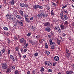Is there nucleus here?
I'll return each instance as SVG.
<instances>
[{
	"mask_svg": "<svg viewBox=\"0 0 74 74\" xmlns=\"http://www.w3.org/2000/svg\"><path fill=\"white\" fill-rule=\"evenodd\" d=\"M33 8L37 9V8H39L40 9H42V6H40V5H36L33 6Z\"/></svg>",
	"mask_w": 74,
	"mask_h": 74,
	"instance_id": "1",
	"label": "nucleus"
},
{
	"mask_svg": "<svg viewBox=\"0 0 74 74\" xmlns=\"http://www.w3.org/2000/svg\"><path fill=\"white\" fill-rule=\"evenodd\" d=\"M55 30H56L57 32H58L59 33H61V29H60V27L59 26H56L55 28Z\"/></svg>",
	"mask_w": 74,
	"mask_h": 74,
	"instance_id": "2",
	"label": "nucleus"
},
{
	"mask_svg": "<svg viewBox=\"0 0 74 74\" xmlns=\"http://www.w3.org/2000/svg\"><path fill=\"white\" fill-rule=\"evenodd\" d=\"M2 67L3 69L6 70V69L8 68V66H7V65L6 63H3L2 65Z\"/></svg>",
	"mask_w": 74,
	"mask_h": 74,
	"instance_id": "3",
	"label": "nucleus"
},
{
	"mask_svg": "<svg viewBox=\"0 0 74 74\" xmlns=\"http://www.w3.org/2000/svg\"><path fill=\"white\" fill-rule=\"evenodd\" d=\"M45 26L46 27H49L51 26V23L49 22H46L43 23Z\"/></svg>",
	"mask_w": 74,
	"mask_h": 74,
	"instance_id": "4",
	"label": "nucleus"
},
{
	"mask_svg": "<svg viewBox=\"0 0 74 74\" xmlns=\"http://www.w3.org/2000/svg\"><path fill=\"white\" fill-rule=\"evenodd\" d=\"M45 65H48L49 66H52L51 62L47 61L45 62Z\"/></svg>",
	"mask_w": 74,
	"mask_h": 74,
	"instance_id": "5",
	"label": "nucleus"
},
{
	"mask_svg": "<svg viewBox=\"0 0 74 74\" xmlns=\"http://www.w3.org/2000/svg\"><path fill=\"white\" fill-rule=\"evenodd\" d=\"M6 17L7 18V19H9V20H11L12 19L11 16L10 14H8L6 15Z\"/></svg>",
	"mask_w": 74,
	"mask_h": 74,
	"instance_id": "6",
	"label": "nucleus"
},
{
	"mask_svg": "<svg viewBox=\"0 0 74 74\" xmlns=\"http://www.w3.org/2000/svg\"><path fill=\"white\" fill-rule=\"evenodd\" d=\"M68 19H69V18L67 15H65L63 16V21H67L68 20Z\"/></svg>",
	"mask_w": 74,
	"mask_h": 74,
	"instance_id": "7",
	"label": "nucleus"
},
{
	"mask_svg": "<svg viewBox=\"0 0 74 74\" xmlns=\"http://www.w3.org/2000/svg\"><path fill=\"white\" fill-rule=\"evenodd\" d=\"M51 27H47L45 28V30L46 32H50L51 31Z\"/></svg>",
	"mask_w": 74,
	"mask_h": 74,
	"instance_id": "8",
	"label": "nucleus"
},
{
	"mask_svg": "<svg viewBox=\"0 0 74 74\" xmlns=\"http://www.w3.org/2000/svg\"><path fill=\"white\" fill-rule=\"evenodd\" d=\"M54 60L55 61H59V57L58 56H55L54 58Z\"/></svg>",
	"mask_w": 74,
	"mask_h": 74,
	"instance_id": "9",
	"label": "nucleus"
},
{
	"mask_svg": "<svg viewBox=\"0 0 74 74\" xmlns=\"http://www.w3.org/2000/svg\"><path fill=\"white\" fill-rule=\"evenodd\" d=\"M18 23L19 25H20L21 26H23V21L22 20L18 21Z\"/></svg>",
	"mask_w": 74,
	"mask_h": 74,
	"instance_id": "10",
	"label": "nucleus"
},
{
	"mask_svg": "<svg viewBox=\"0 0 74 74\" xmlns=\"http://www.w3.org/2000/svg\"><path fill=\"white\" fill-rule=\"evenodd\" d=\"M20 7H25V3H20Z\"/></svg>",
	"mask_w": 74,
	"mask_h": 74,
	"instance_id": "11",
	"label": "nucleus"
},
{
	"mask_svg": "<svg viewBox=\"0 0 74 74\" xmlns=\"http://www.w3.org/2000/svg\"><path fill=\"white\" fill-rule=\"evenodd\" d=\"M16 17L17 19H22V17L21 16L19 15H17Z\"/></svg>",
	"mask_w": 74,
	"mask_h": 74,
	"instance_id": "12",
	"label": "nucleus"
},
{
	"mask_svg": "<svg viewBox=\"0 0 74 74\" xmlns=\"http://www.w3.org/2000/svg\"><path fill=\"white\" fill-rule=\"evenodd\" d=\"M11 5H14L15 3V0H12V1H10Z\"/></svg>",
	"mask_w": 74,
	"mask_h": 74,
	"instance_id": "13",
	"label": "nucleus"
},
{
	"mask_svg": "<svg viewBox=\"0 0 74 74\" xmlns=\"http://www.w3.org/2000/svg\"><path fill=\"white\" fill-rule=\"evenodd\" d=\"M25 39L24 38H22L21 39H20V43H23V42H24V40Z\"/></svg>",
	"mask_w": 74,
	"mask_h": 74,
	"instance_id": "14",
	"label": "nucleus"
},
{
	"mask_svg": "<svg viewBox=\"0 0 74 74\" xmlns=\"http://www.w3.org/2000/svg\"><path fill=\"white\" fill-rule=\"evenodd\" d=\"M73 72L71 71H66V74H73Z\"/></svg>",
	"mask_w": 74,
	"mask_h": 74,
	"instance_id": "15",
	"label": "nucleus"
},
{
	"mask_svg": "<svg viewBox=\"0 0 74 74\" xmlns=\"http://www.w3.org/2000/svg\"><path fill=\"white\" fill-rule=\"evenodd\" d=\"M25 19L26 20L27 23H30V19H29V18H27Z\"/></svg>",
	"mask_w": 74,
	"mask_h": 74,
	"instance_id": "16",
	"label": "nucleus"
},
{
	"mask_svg": "<svg viewBox=\"0 0 74 74\" xmlns=\"http://www.w3.org/2000/svg\"><path fill=\"white\" fill-rule=\"evenodd\" d=\"M42 16H43V17H44V18H46V17H47V16H48V15L47 14H43V15Z\"/></svg>",
	"mask_w": 74,
	"mask_h": 74,
	"instance_id": "17",
	"label": "nucleus"
},
{
	"mask_svg": "<svg viewBox=\"0 0 74 74\" xmlns=\"http://www.w3.org/2000/svg\"><path fill=\"white\" fill-rule=\"evenodd\" d=\"M1 51L2 52V53H3L5 52V49L4 48L2 49H1Z\"/></svg>",
	"mask_w": 74,
	"mask_h": 74,
	"instance_id": "18",
	"label": "nucleus"
},
{
	"mask_svg": "<svg viewBox=\"0 0 74 74\" xmlns=\"http://www.w3.org/2000/svg\"><path fill=\"white\" fill-rule=\"evenodd\" d=\"M50 45H52L53 46H55V45H56L55 43L54 42H52L51 43H50Z\"/></svg>",
	"mask_w": 74,
	"mask_h": 74,
	"instance_id": "19",
	"label": "nucleus"
},
{
	"mask_svg": "<svg viewBox=\"0 0 74 74\" xmlns=\"http://www.w3.org/2000/svg\"><path fill=\"white\" fill-rule=\"evenodd\" d=\"M60 18L61 19H63V13H61L60 14Z\"/></svg>",
	"mask_w": 74,
	"mask_h": 74,
	"instance_id": "20",
	"label": "nucleus"
},
{
	"mask_svg": "<svg viewBox=\"0 0 74 74\" xmlns=\"http://www.w3.org/2000/svg\"><path fill=\"white\" fill-rule=\"evenodd\" d=\"M19 13L21 15H22V16H23V11L22 10H20L19 11Z\"/></svg>",
	"mask_w": 74,
	"mask_h": 74,
	"instance_id": "21",
	"label": "nucleus"
},
{
	"mask_svg": "<svg viewBox=\"0 0 74 74\" xmlns=\"http://www.w3.org/2000/svg\"><path fill=\"white\" fill-rule=\"evenodd\" d=\"M60 27L62 30H63L64 29V26L63 25H60Z\"/></svg>",
	"mask_w": 74,
	"mask_h": 74,
	"instance_id": "22",
	"label": "nucleus"
},
{
	"mask_svg": "<svg viewBox=\"0 0 74 74\" xmlns=\"http://www.w3.org/2000/svg\"><path fill=\"white\" fill-rule=\"evenodd\" d=\"M57 42L58 43V45H60V42H61L60 40L57 39Z\"/></svg>",
	"mask_w": 74,
	"mask_h": 74,
	"instance_id": "23",
	"label": "nucleus"
},
{
	"mask_svg": "<svg viewBox=\"0 0 74 74\" xmlns=\"http://www.w3.org/2000/svg\"><path fill=\"white\" fill-rule=\"evenodd\" d=\"M28 43H27L26 45L24 46L23 48H27V46H28Z\"/></svg>",
	"mask_w": 74,
	"mask_h": 74,
	"instance_id": "24",
	"label": "nucleus"
},
{
	"mask_svg": "<svg viewBox=\"0 0 74 74\" xmlns=\"http://www.w3.org/2000/svg\"><path fill=\"white\" fill-rule=\"evenodd\" d=\"M45 48L46 49H48V45L46 43H45Z\"/></svg>",
	"mask_w": 74,
	"mask_h": 74,
	"instance_id": "25",
	"label": "nucleus"
},
{
	"mask_svg": "<svg viewBox=\"0 0 74 74\" xmlns=\"http://www.w3.org/2000/svg\"><path fill=\"white\" fill-rule=\"evenodd\" d=\"M70 56V53H67L66 55V57L68 58H69V57Z\"/></svg>",
	"mask_w": 74,
	"mask_h": 74,
	"instance_id": "26",
	"label": "nucleus"
},
{
	"mask_svg": "<svg viewBox=\"0 0 74 74\" xmlns=\"http://www.w3.org/2000/svg\"><path fill=\"white\" fill-rule=\"evenodd\" d=\"M54 14H55V12H53V10H52L51 12V14L52 15H54Z\"/></svg>",
	"mask_w": 74,
	"mask_h": 74,
	"instance_id": "27",
	"label": "nucleus"
},
{
	"mask_svg": "<svg viewBox=\"0 0 74 74\" xmlns=\"http://www.w3.org/2000/svg\"><path fill=\"white\" fill-rule=\"evenodd\" d=\"M10 58L11 59H14V56L12 55H11L10 56Z\"/></svg>",
	"mask_w": 74,
	"mask_h": 74,
	"instance_id": "28",
	"label": "nucleus"
},
{
	"mask_svg": "<svg viewBox=\"0 0 74 74\" xmlns=\"http://www.w3.org/2000/svg\"><path fill=\"white\" fill-rule=\"evenodd\" d=\"M43 14H44V13H43V12H42V11H40V15H41V16H42V15H43Z\"/></svg>",
	"mask_w": 74,
	"mask_h": 74,
	"instance_id": "29",
	"label": "nucleus"
},
{
	"mask_svg": "<svg viewBox=\"0 0 74 74\" xmlns=\"http://www.w3.org/2000/svg\"><path fill=\"white\" fill-rule=\"evenodd\" d=\"M52 4L53 5H54V6H56V5H57V4H56V3H55L54 2H52Z\"/></svg>",
	"mask_w": 74,
	"mask_h": 74,
	"instance_id": "30",
	"label": "nucleus"
},
{
	"mask_svg": "<svg viewBox=\"0 0 74 74\" xmlns=\"http://www.w3.org/2000/svg\"><path fill=\"white\" fill-rule=\"evenodd\" d=\"M10 69L8 68L7 69L6 73H10Z\"/></svg>",
	"mask_w": 74,
	"mask_h": 74,
	"instance_id": "31",
	"label": "nucleus"
},
{
	"mask_svg": "<svg viewBox=\"0 0 74 74\" xmlns=\"http://www.w3.org/2000/svg\"><path fill=\"white\" fill-rule=\"evenodd\" d=\"M38 55V53H36L34 54V56H37Z\"/></svg>",
	"mask_w": 74,
	"mask_h": 74,
	"instance_id": "32",
	"label": "nucleus"
},
{
	"mask_svg": "<svg viewBox=\"0 0 74 74\" xmlns=\"http://www.w3.org/2000/svg\"><path fill=\"white\" fill-rule=\"evenodd\" d=\"M44 71V68L43 67H42L41 69L40 70V71H41V72L42 71Z\"/></svg>",
	"mask_w": 74,
	"mask_h": 74,
	"instance_id": "33",
	"label": "nucleus"
},
{
	"mask_svg": "<svg viewBox=\"0 0 74 74\" xmlns=\"http://www.w3.org/2000/svg\"><path fill=\"white\" fill-rule=\"evenodd\" d=\"M37 39H39L40 38V36L39 35H37L36 37H35Z\"/></svg>",
	"mask_w": 74,
	"mask_h": 74,
	"instance_id": "34",
	"label": "nucleus"
},
{
	"mask_svg": "<svg viewBox=\"0 0 74 74\" xmlns=\"http://www.w3.org/2000/svg\"><path fill=\"white\" fill-rule=\"evenodd\" d=\"M18 73V71L16 70L15 71H14V73L15 74H17Z\"/></svg>",
	"mask_w": 74,
	"mask_h": 74,
	"instance_id": "35",
	"label": "nucleus"
},
{
	"mask_svg": "<svg viewBox=\"0 0 74 74\" xmlns=\"http://www.w3.org/2000/svg\"><path fill=\"white\" fill-rule=\"evenodd\" d=\"M24 16L25 18V19H27V18H28L27 17H28V15H27L25 14Z\"/></svg>",
	"mask_w": 74,
	"mask_h": 74,
	"instance_id": "36",
	"label": "nucleus"
},
{
	"mask_svg": "<svg viewBox=\"0 0 74 74\" xmlns=\"http://www.w3.org/2000/svg\"><path fill=\"white\" fill-rule=\"evenodd\" d=\"M16 51L17 52H18L19 51V47H16L15 48Z\"/></svg>",
	"mask_w": 74,
	"mask_h": 74,
	"instance_id": "37",
	"label": "nucleus"
},
{
	"mask_svg": "<svg viewBox=\"0 0 74 74\" xmlns=\"http://www.w3.org/2000/svg\"><path fill=\"white\" fill-rule=\"evenodd\" d=\"M67 7V5L66 4L64 6H63L62 7V8L63 9H64V8H66Z\"/></svg>",
	"mask_w": 74,
	"mask_h": 74,
	"instance_id": "38",
	"label": "nucleus"
},
{
	"mask_svg": "<svg viewBox=\"0 0 74 74\" xmlns=\"http://www.w3.org/2000/svg\"><path fill=\"white\" fill-rule=\"evenodd\" d=\"M31 44L33 45H35L36 44V43L34 42H32Z\"/></svg>",
	"mask_w": 74,
	"mask_h": 74,
	"instance_id": "39",
	"label": "nucleus"
},
{
	"mask_svg": "<svg viewBox=\"0 0 74 74\" xmlns=\"http://www.w3.org/2000/svg\"><path fill=\"white\" fill-rule=\"evenodd\" d=\"M3 29L5 30H8V28L5 27H3Z\"/></svg>",
	"mask_w": 74,
	"mask_h": 74,
	"instance_id": "40",
	"label": "nucleus"
},
{
	"mask_svg": "<svg viewBox=\"0 0 74 74\" xmlns=\"http://www.w3.org/2000/svg\"><path fill=\"white\" fill-rule=\"evenodd\" d=\"M37 16L39 18H42V16L40 14H38Z\"/></svg>",
	"mask_w": 74,
	"mask_h": 74,
	"instance_id": "41",
	"label": "nucleus"
},
{
	"mask_svg": "<svg viewBox=\"0 0 74 74\" xmlns=\"http://www.w3.org/2000/svg\"><path fill=\"white\" fill-rule=\"evenodd\" d=\"M20 51L21 52V53H23V49H20Z\"/></svg>",
	"mask_w": 74,
	"mask_h": 74,
	"instance_id": "42",
	"label": "nucleus"
},
{
	"mask_svg": "<svg viewBox=\"0 0 74 74\" xmlns=\"http://www.w3.org/2000/svg\"><path fill=\"white\" fill-rule=\"evenodd\" d=\"M48 72L49 73H50L51 72H52V70L51 69H49L48 71Z\"/></svg>",
	"mask_w": 74,
	"mask_h": 74,
	"instance_id": "43",
	"label": "nucleus"
},
{
	"mask_svg": "<svg viewBox=\"0 0 74 74\" xmlns=\"http://www.w3.org/2000/svg\"><path fill=\"white\" fill-rule=\"evenodd\" d=\"M68 21H65L64 23V25H67L68 24Z\"/></svg>",
	"mask_w": 74,
	"mask_h": 74,
	"instance_id": "44",
	"label": "nucleus"
},
{
	"mask_svg": "<svg viewBox=\"0 0 74 74\" xmlns=\"http://www.w3.org/2000/svg\"><path fill=\"white\" fill-rule=\"evenodd\" d=\"M62 36L63 37H65L66 36V34L65 33H64L62 34Z\"/></svg>",
	"mask_w": 74,
	"mask_h": 74,
	"instance_id": "45",
	"label": "nucleus"
},
{
	"mask_svg": "<svg viewBox=\"0 0 74 74\" xmlns=\"http://www.w3.org/2000/svg\"><path fill=\"white\" fill-rule=\"evenodd\" d=\"M31 34L30 33H28L27 34V36L28 37H30L31 36Z\"/></svg>",
	"mask_w": 74,
	"mask_h": 74,
	"instance_id": "46",
	"label": "nucleus"
},
{
	"mask_svg": "<svg viewBox=\"0 0 74 74\" xmlns=\"http://www.w3.org/2000/svg\"><path fill=\"white\" fill-rule=\"evenodd\" d=\"M46 10H49V9H50V8L49 6L47 7V8H46Z\"/></svg>",
	"mask_w": 74,
	"mask_h": 74,
	"instance_id": "47",
	"label": "nucleus"
},
{
	"mask_svg": "<svg viewBox=\"0 0 74 74\" xmlns=\"http://www.w3.org/2000/svg\"><path fill=\"white\" fill-rule=\"evenodd\" d=\"M46 53L47 54V55H49L50 52L49 51H46Z\"/></svg>",
	"mask_w": 74,
	"mask_h": 74,
	"instance_id": "48",
	"label": "nucleus"
},
{
	"mask_svg": "<svg viewBox=\"0 0 74 74\" xmlns=\"http://www.w3.org/2000/svg\"><path fill=\"white\" fill-rule=\"evenodd\" d=\"M51 48L52 49H54V46H51Z\"/></svg>",
	"mask_w": 74,
	"mask_h": 74,
	"instance_id": "49",
	"label": "nucleus"
},
{
	"mask_svg": "<svg viewBox=\"0 0 74 74\" xmlns=\"http://www.w3.org/2000/svg\"><path fill=\"white\" fill-rule=\"evenodd\" d=\"M11 67H12V70H13L14 69H15V66H11Z\"/></svg>",
	"mask_w": 74,
	"mask_h": 74,
	"instance_id": "50",
	"label": "nucleus"
},
{
	"mask_svg": "<svg viewBox=\"0 0 74 74\" xmlns=\"http://www.w3.org/2000/svg\"><path fill=\"white\" fill-rule=\"evenodd\" d=\"M15 21L16 23H18V22L19 21L17 19Z\"/></svg>",
	"mask_w": 74,
	"mask_h": 74,
	"instance_id": "51",
	"label": "nucleus"
},
{
	"mask_svg": "<svg viewBox=\"0 0 74 74\" xmlns=\"http://www.w3.org/2000/svg\"><path fill=\"white\" fill-rule=\"evenodd\" d=\"M56 65V63H53V66H55Z\"/></svg>",
	"mask_w": 74,
	"mask_h": 74,
	"instance_id": "52",
	"label": "nucleus"
},
{
	"mask_svg": "<svg viewBox=\"0 0 74 74\" xmlns=\"http://www.w3.org/2000/svg\"><path fill=\"white\" fill-rule=\"evenodd\" d=\"M49 41L50 43H51V42H52V39H50L49 40Z\"/></svg>",
	"mask_w": 74,
	"mask_h": 74,
	"instance_id": "53",
	"label": "nucleus"
},
{
	"mask_svg": "<svg viewBox=\"0 0 74 74\" xmlns=\"http://www.w3.org/2000/svg\"><path fill=\"white\" fill-rule=\"evenodd\" d=\"M10 50H8V54H10Z\"/></svg>",
	"mask_w": 74,
	"mask_h": 74,
	"instance_id": "54",
	"label": "nucleus"
},
{
	"mask_svg": "<svg viewBox=\"0 0 74 74\" xmlns=\"http://www.w3.org/2000/svg\"><path fill=\"white\" fill-rule=\"evenodd\" d=\"M29 42L30 43H31V44H32L33 42V41H32V40H29Z\"/></svg>",
	"mask_w": 74,
	"mask_h": 74,
	"instance_id": "55",
	"label": "nucleus"
},
{
	"mask_svg": "<svg viewBox=\"0 0 74 74\" xmlns=\"http://www.w3.org/2000/svg\"><path fill=\"white\" fill-rule=\"evenodd\" d=\"M30 74V71H28L27 73V74Z\"/></svg>",
	"mask_w": 74,
	"mask_h": 74,
	"instance_id": "56",
	"label": "nucleus"
},
{
	"mask_svg": "<svg viewBox=\"0 0 74 74\" xmlns=\"http://www.w3.org/2000/svg\"><path fill=\"white\" fill-rule=\"evenodd\" d=\"M32 73L33 74H36V72H35L34 71H32Z\"/></svg>",
	"mask_w": 74,
	"mask_h": 74,
	"instance_id": "57",
	"label": "nucleus"
},
{
	"mask_svg": "<svg viewBox=\"0 0 74 74\" xmlns=\"http://www.w3.org/2000/svg\"><path fill=\"white\" fill-rule=\"evenodd\" d=\"M37 30V29L36 28V27H34V29L33 30L34 31L35 30Z\"/></svg>",
	"mask_w": 74,
	"mask_h": 74,
	"instance_id": "58",
	"label": "nucleus"
},
{
	"mask_svg": "<svg viewBox=\"0 0 74 74\" xmlns=\"http://www.w3.org/2000/svg\"><path fill=\"white\" fill-rule=\"evenodd\" d=\"M33 19V18L32 17H31L30 18V20H31V21H32Z\"/></svg>",
	"mask_w": 74,
	"mask_h": 74,
	"instance_id": "59",
	"label": "nucleus"
},
{
	"mask_svg": "<svg viewBox=\"0 0 74 74\" xmlns=\"http://www.w3.org/2000/svg\"><path fill=\"white\" fill-rule=\"evenodd\" d=\"M6 39H7V41H10V39H9V38H6Z\"/></svg>",
	"mask_w": 74,
	"mask_h": 74,
	"instance_id": "60",
	"label": "nucleus"
},
{
	"mask_svg": "<svg viewBox=\"0 0 74 74\" xmlns=\"http://www.w3.org/2000/svg\"><path fill=\"white\" fill-rule=\"evenodd\" d=\"M4 34H5L6 35H7V32H4Z\"/></svg>",
	"mask_w": 74,
	"mask_h": 74,
	"instance_id": "61",
	"label": "nucleus"
},
{
	"mask_svg": "<svg viewBox=\"0 0 74 74\" xmlns=\"http://www.w3.org/2000/svg\"><path fill=\"white\" fill-rule=\"evenodd\" d=\"M24 44L25 45V44H26V40H24Z\"/></svg>",
	"mask_w": 74,
	"mask_h": 74,
	"instance_id": "62",
	"label": "nucleus"
},
{
	"mask_svg": "<svg viewBox=\"0 0 74 74\" xmlns=\"http://www.w3.org/2000/svg\"><path fill=\"white\" fill-rule=\"evenodd\" d=\"M28 7H29V6L27 4H25V7L27 8Z\"/></svg>",
	"mask_w": 74,
	"mask_h": 74,
	"instance_id": "63",
	"label": "nucleus"
},
{
	"mask_svg": "<svg viewBox=\"0 0 74 74\" xmlns=\"http://www.w3.org/2000/svg\"><path fill=\"white\" fill-rule=\"evenodd\" d=\"M48 37H49V38H51V35H48Z\"/></svg>",
	"mask_w": 74,
	"mask_h": 74,
	"instance_id": "64",
	"label": "nucleus"
}]
</instances>
